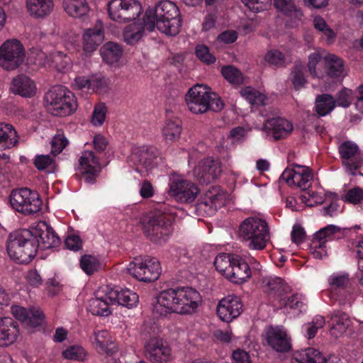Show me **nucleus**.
<instances>
[{
    "label": "nucleus",
    "instance_id": "nucleus-1",
    "mask_svg": "<svg viewBox=\"0 0 363 363\" xmlns=\"http://www.w3.org/2000/svg\"><path fill=\"white\" fill-rule=\"evenodd\" d=\"M201 303L200 294L189 287H178L161 291L153 303V312L160 315L172 313L191 314Z\"/></svg>",
    "mask_w": 363,
    "mask_h": 363
},
{
    "label": "nucleus",
    "instance_id": "nucleus-2",
    "mask_svg": "<svg viewBox=\"0 0 363 363\" xmlns=\"http://www.w3.org/2000/svg\"><path fill=\"white\" fill-rule=\"evenodd\" d=\"M146 30L152 32L155 28L168 35H176L181 27L179 11L177 5L169 0L160 1L154 9H148L143 16Z\"/></svg>",
    "mask_w": 363,
    "mask_h": 363
},
{
    "label": "nucleus",
    "instance_id": "nucleus-3",
    "mask_svg": "<svg viewBox=\"0 0 363 363\" xmlns=\"http://www.w3.org/2000/svg\"><path fill=\"white\" fill-rule=\"evenodd\" d=\"M238 236L252 250H263L269 240L267 222L258 217H249L240 223Z\"/></svg>",
    "mask_w": 363,
    "mask_h": 363
},
{
    "label": "nucleus",
    "instance_id": "nucleus-4",
    "mask_svg": "<svg viewBox=\"0 0 363 363\" xmlns=\"http://www.w3.org/2000/svg\"><path fill=\"white\" fill-rule=\"evenodd\" d=\"M38 250L36 240L32 232L23 229L11 233L7 242L9 257L21 264L30 262Z\"/></svg>",
    "mask_w": 363,
    "mask_h": 363
},
{
    "label": "nucleus",
    "instance_id": "nucleus-5",
    "mask_svg": "<svg viewBox=\"0 0 363 363\" xmlns=\"http://www.w3.org/2000/svg\"><path fill=\"white\" fill-rule=\"evenodd\" d=\"M214 265L217 271L235 284L246 281L252 275L248 264L238 255L219 254L215 258Z\"/></svg>",
    "mask_w": 363,
    "mask_h": 363
},
{
    "label": "nucleus",
    "instance_id": "nucleus-6",
    "mask_svg": "<svg viewBox=\"0 0 363 363\" xmlns=\"http://www.w3.org/2000/svg\"><path fill=\"white\" fill-rule=\"evenodd\" d=\"M128 272L140 281L150 282L157 280L161 272L159 261L148 256L137 257L130 262Z\"/></svg>",
    "mask_w": 363,
    "mask_h": 363
},
{
    "label": "nucleus",
    "instance_id": "nucleus-7",
    "mask_svg": "<svg viewBox=\"0 0 363 363\" xmlns=\"http://www.w3.org/2000/svg\"><path fill=\"white\" fill-rule=\"evenodd\" d=\"M143 230L151 241L159 244L165 242L172 232L169 216L161 213L152 214L144 221Z\"/></svg>",
    "mask_w": 363,
    "mask_h": 363
},
{
    "label": "nucleus",
    "instance_id": "nucleus-8",
    "mask_svg": "<svg viewBox=\"0 0 363 363\" xmlns=\"http://www.w3.org/2000/svg\"><path fill=\"white\" fill-rule=\"evenodd\" d=\"M9 203L13 210L24 215H30L41 209L42 201L36 191L28 188L13 190Z\"/></svg>",
    "mask_w": 363,
    "mask_h": 363
},
{
    "label": "nucleus",
    "instance_id": "nucleus-9",
    "mask_svg": "<svg viewBox=\"0 0 363 363\" xmlns=\"http://www.w3.org/2000/svg\"><path fill=\"white\" fill-rule=\"evenodd\" d=\"M152 332H148L149 338L145 341L144 352L145 357L152 363H165L170 359L171 349L162 337H160V328L154 324Z\"/></svg>",
    "mask_w": 363,
    "mask_h": 363
},
{
    "label": "nucleus",
    "instance_id": "nucleus-10",
    "mask_svg": "<svg viewBox=\"0 0 363 363\" xmlns=\"http://www.w3.org/2000/svg\"><path fill=\"white\" fill-rule=\"evenodd\" d=\"M45 107L56 116H67L77 110V102L73 92H46Z\"/></svg>",
    "mask_w": 363,
    "mask_h": 363
},
{
    "label": "nucleus",
    "instance_id": "nucleus-11",
    "mask_svg": "<svg viewBox=\"0 0 363 363\" xmlns=\"http://www.w3.org/2000/svg\"><path fill=\"white\" fill-rule=\"evenodd\" d=\"M185 101L189 110L196 114L208 110L218 112L224 107L221 98L216 92H186Z\"/></svg>",
    "mask_w": 363,
    "mask_h": 363
},
{
    "label": "nucleus",
    "instance_id": "nucleus-12",
    "mask_svg": "<svg viewBox=\"0 0 363 363\" xmlns=\"http://www.w3.org/2000/svg\"><path fill=\"white\" fill-rule=\"evenodd\" d=\"M167 192L174 201L179 203H191L197 197L199 189L190 180L181 176L169 177Z\"/></svg>",
    "mask_w": 363,
    "mask_h": 363
},
{
    "label": "nucleus",
    "instance_id": "nucleus-13",
    "mask_svg": "<svg viewBox=\"0 0 363 363\" xmlns=\"http://www.w3.org/2000/svg\"><path fill=\"white\" fill-rule=\"evenodd\" d=\"M142 6L136 0H111L108 4L109 17L115 21L135 20L142 12Z\"/></svg>",
    "mask_w": 363,
    "mask_h": 363
},
{
    "label": "nucleus",
    "instance_id": "nucleus-14",
    "mask_svg": "<svg viewBox=\"0 0 363 363\" xmlns=\"http://www.w3.org/2000/svg\"><path fill=\"white\" fill-rule=\"evenodd\" d=\"M25 49L16 39L6 40L0 47V65L5 69L13 70L23 64Z\"/></svg>",
    "mask_w": 363,
    "mask_h": 363
},
{
    "label": "nucleus",
    "instance_id": "nucleus-15",
    "mask_svg": "<svg viewBox=\"0 0 363 363\" xmlns=\"http://www.w3.org/2000/svg\"><path fill=\"white\" fill-rule=\"evenodd\" d=\"M130 160L136 166L137 172L142 176L148 175L157 165V150L147 145L135 147L133 149Z\"/></svg>",
    "mask_w": 363,
    "mask_h": 363
},
{
    "label": "nucleus",
    "instance_id": "nucleus-16",
    "mask_svg": "<svg viewBox=\"0 0 363 363\" xmlns=\"http://www.w3.org/2000/svg\"><path fill=\"white\" fill-rule=\"evenodd\" d=\"M324 65L326 74L322 77L327 89H338L337 86L343 77L344 62L338 56L328 54L324 57Z\"/></svg>",
    "mask_w": 363,
    "mask_h": 363
},
{
    "label": "nucleus",
    "instance_id": "nucleus-17",
    "mask_svg": "<svg viewBox=\"0 0 363 363\" xmlns=\"http://www.w3.org/2000/svg\"><path fill=\"white\" fill-rule=\"evenodd\" d=\"M338 151L345 170L354 175L363 163V153L358 145L352 141H345L340 145Z\"/></svg>",
    "mask_w": 363,
    "mask_h": 363
},
{
    "label": "nucleus",
    "instance_id": "nucleus-18",
    "mask_svg": "<svg viewBox=\"0 0 363 363\" xmlns=\"http://www.w3.org/2000/svg\"><path fill=\"white\" fill-rule=\"evenodd\" d=\"M263 337L266 344L277 352H288L291 349V337L282 326L267 327Z\"/></svg>",
    "mask_w": 363,
    "mask_h": 363
},
{
    "label": "nucleus",
    "instance_id": "nucleus-19",
    "mask_svg": "<svg viewBox=\"0 0 363 363\" xmlns=\"http://www.w3.org/2000/svg\"><path fill=\"white\" fill-rule=\"evenodd\" d=\"M111 287L105 285L99 288L95 297L89 300L87 309L93 315L108 316L111 314L114 302L111 299Z\"/></svg>",
    "mask_w": 363,
    "mask_h": 363
},
{
    "label": "nucleus",
    "instance_id": "nucleus-20",
    "mask_svg": "<svg viewBox=\"0 0 363 363\" xmlns=\"http://www.w3.org/2000/svg\"><path fill=\"white\" fill-rule=\"evenodd\" d=\"M281 178L289 186H296L306 190L311 185L313 173L306 166L293 164L291 168H286L284 171Z\"/></svg>",
    "mask_w": 363,
    "mask_h": 363
},
{
    "label": "nucleus",
    "instance_id": "nucleus-21",
    "mask_svg": "<svg viewBox=\"0 0 363 363\" xmlns=\"http://www.w3.org/2000/svg\"><path fill=\"white\" fill-rule=\"evenodd\" d=\"M77 170L86 183L91 184L94 182L100 172L101 167L99 159L92 151H84L82 153Z\"/></svg>",
    "mask_w": 363,
    "mask_h": 363
},
{
    "label": "nucleus",
    "instance_id": "nucleus-22",
    "mask_svg": "<svg viewBox=\"0 0 363 363\" xmlns=\"http://www.w3.org/2000/svg\"><path fill=\"white\" fill-rule=\"evenodd\" d=\"M291 121L281 117L268 119L264 124L263 130L270 139L278 140L287 138L293 131Z\"/></svg>",
    "mask_w": 363,
    "mask_h": 363
},
{
    "label": "nucleus",
    "instance_id": "nucleus-23",
    "mask_svg": "<svg viewBox=\"0 0 363 363\" xmlns=\"http://www.w3.org/2000/svg\"><path fill=\"white\" fill-rule=\"evenodd\" d=\"M32 233L36 240L38 248L50 249L58 246L60 243V238L44 221L38 223Z\"/></svg>",
    "mask_w": 363,
    "mask_h": 363
},
{
    "label": "nucleus",
    "instance_id": "nucleus-24",
    "mask_svg": "<svg viewBox=\"0 0 363 363\" xmlns=\"http://www.w3.org/2000/svg\"><path fill=\"white\" fill-rule=\"evenodd\" d=\"M194 176L203 183H211L221 173L220 163L212 157L201 160L194 169Z\"/></svg>",
    "mask_w": 363,
    "mask_h": 363
},
{
    "label": "nucleus",
    "instance_id": "nucleus-25",
    "mask_svg": "<svg viewBox=\"0 0 363 363\" xmlns=\"http://www.w3.org/2000/svg\"><path fill=\"white\" fill-rule=\"evenodd\" d=\"M242 311L240 299L235 296H228L217 306V314L225 322H230L238 317Z\"/></svg>",
    "mask_w": 363,
    "mask_h": 363
},
{
    "label": "nucleus",
    "instance_id": "nucleus-26",
    "mask_svg": "<svg viewBox=\"0 0 363 363\" xmlns=\"http://www.w3.org/2000/svg\"><path fill=\"white\" fill-rule=\"evenodd\" d=\"M223 198V194L219 188H211L206 193L205 197L196 203L197 213L200 215H213L218 206L221 204Z\"/></svg>",
    "mask_w": 363,
    "mask_h": 363
},
{
    "label": "nucleus",
    "instance_id": "nucleus-27",
    "mask_svg": "<svg viewBox=\"0 0 363 363\" xmlns=\"http://www.w3.org/2000/svg\"><path fill=\"white\" fill-rule=\"evenodd\" d=\"M336 103L343 107L350 106V102L347 99L346 92H342V95L337 101L328 94L318 95L315 99V111L319 116H325L334 109Z\"/></svg>",
    "mask_w": 363,
    "mask_h": 363
},
{
    "label": "nucleus",
    "instance_id": "nucleus-28",
    "mask_svg": "<svg viewBox=\"0 0 363 363\" xmlns=\"http://www.w3.org/2000/svg\"><path fill=\"white\" fill-rule=\"evenodd\" d=\"M11 313L26 326L31 328L40 325L44 319V315L40 309L31 308L28 311L22 306H13L11 307Z\"/></svg>",
    "mask_w": 363,
    "mask_h": 363
},
{
    "label": "nucleus",
    "instance_id": "nucleus-29",
    "mask_svg": "<svg viewBox=\"0 0 363 363\" xmlns=\"http://www.w3.org/2000/svg\"><path fill=\"white\" fill-rule=\"evenodd\" d=\"M19 335L18 323L10 317L0 318V346L7 347L14 343Z\"/></svg>",
    "mask_w": 363,
    "mask_h": 363
},
{
    "label": "nucleus",
    "instance_id": "nucleus-30",
    "mask_svg": "<svg viewBox=\"0 0 363 363\" xmlns=\"http://www.w3.org/2000/svg\"><path fill=\"white\" fill-rule=\"evenodd\" d=\"M262 291L269 296H281L290 291V286L280 277L268 276L264 277L260 281Z\"/></svg>",
    "mask_w": 363,
    "mask_h": 363
},
{
    "label": "nucleus",
    "instance_id": "nucleus-31",
    "mask_svg": "<svg viewBox=\"0 0 363 363\" xmlns=\"http://www.w3.org/2000/svg\"><path fill=\"white\" fill-rule=\"evenodd\" d=\"M104 38L103 24L98 21L93 28L87 29L83 35V48L91 53L96 50Z\"/></svg>",
    "mask_w": 363,
    "mask_h": 363
},
{
    "label": "nucleus",
    "instance_id": "nucleus-32",
    "mask_svg": "<svg viewBox=\"0 0 363 363\" xmlns=\"http://www.w3.org/2000/svg\"><path fill=\"white\" fill-rule=\"evenodd\" d=\"M336 358L335 357L326 358L318 350L309 347L296 353L292 363H331Z\"/></svg>",
    "mask_w": 363,
    "mask_h": 363
},
{
    "label": "nucleus",
    "instance_id": "nucleus-33",
    "mask_svg": "<svg viewBox=\"0 0 363 363\" xmlns=\"http://www.w3.org/2000/svg\"><path fill=\"white\" fill-rule=\"evenodd\" d=\"M107 79L101 74H96L90 77L78 76L74 79L72 82V86L74 89H101L106 86Z\"/></svg>",
    "mask_w": 363,
    "mask_h": 363
},
{
    "label": "nucleus",
    "instance_id": "nucleus-34",
    "mask_svg": "<svg viewBox=\"0 0 363 363\" xmlns=\"http://www.w3.org/2000/svg\"><path fill=\"white\" fill-rule=\"evenodd\" d=\"M110 295L111 299L113 301L115 306L121 305L132 308L135 307L139 301L138 295L128 289L118 291L111 288Z\"/></svg>",
    "mask_w": 363,
    "mask_h": 363
},
{
    "label": "nucleus",
    "instance_id": "nucleus-35",
    "mask_svg": "<svg viewBox=\"0 0 363 363\" xmlns=\"http://www.w3.org/2000/svg\"><path fill=\"white\" fill-rule=\"evenodd\" d=\"M350 324V320L348 315L342 312H334L329 321L330 332L331 335L337 338L342 336Z\"/></svg>",
    "mask_w": 363,
    "mask_h": 363
},
{
    "label": "nucleus",
    "instance_id": "nucleus-36",
    "mask_svg": "<svg viewBox=\"0 0 363 363\" xmlns=\"http://www.w3.org/2000/svg\"><path fill=\"white\" fill-rule=\"evenodd\" d=\"M26 7L30 16L41 18L52 12L54 3L53 0H26Z\"/></svg>",
    "mask_w": 363,
    "mask_h": 363
},
{
    "label": "nucleus",
    "instance_id": "nucleus-37",
    "mask_svg": "<svg viewBox=\"0 0 363 363\" xmlns=\"http://www.w3.org/2000/svg\"><path fill=\"white\" fill-rule=\"evenodd\" d=\"M96 349L101 354H111L116 351V347L106 330L94 333Z\"/></svg>",
    "mask_w": 363,
    "mask_h": 363
},
{
    "label": "nucleus",
    "instance_id": "nucleus-38",
    "mask_svg": "<svg viewBox=\"0 0 363 363\" xmlns=\"http://www.w3.org/2000/svg\"><path fill=\"white\" fill-rule=\"evenodd\" d=\"M62 6L65 11L73 18H82L89 11L86 0H63Z\"/></svg>",
    "mask_w": 363,
    "mask_h": 363
},
{
    "label": "nucleus",
    "instance_id": "nucleus-39",
    "mask_svg": "<svg viewBox=\"0 0 363 363\" xmlns=\"http://www.w3.org/2000/svg\"><path fill=\"white\" fill-rule=\"evenodd\" d=\"M103 60L109 65L119 61L123 54V49L120 45L113 42H108L100 49Z\"/></svg>",
    "mask_w": 363,
    "mask_h": 363
},
{
    "label": "nucleus",
    "instance_id": "nucleus-40",
    "mask_svg": "<svg viewBox=\"0 0 363 363\" xmlns=\"http://www.w3.org/2000/svg\"><path fill=\"white\" fill-rule=\"evenodd\" d=\"M18 143V135L15 128L10 124L0 123V144L6 148H11Z\"/></svg>",
    "mask_w": 363,
    "mask_h": 363
},
{
    "label": "nucleus",
    "instance_id": "nucleus-41",
    "mask_svg": "<svg viewBox=\"0 0 363 363\" xmlns=\"http://www.w3.org/2000/svg\"><path fill=\"white\" fill-rule=\"evenodd\" d=\"M182 133V123L178 119L167 120L162 127V134L166 142L178 140Z\"/></svg>",
    "mask_w": 363,
    "mask_h": 363
},
{
    "label": "nucleus",
    "instance_id": "nucleus-42",
    "mask_svg": "<svg viewBox=\"0 0 363 363\" xmlns=\"http://www.w3.org/2000/svg\"><path fill=\"white\" fill-rule=\"evenodd\" d=\"M145 29L143 21L142 23L135 22L127 26L123 31L125 42L130 45L135 44L143 37Z\"/></svg>",
    "mask_w": 363,
    "mask_h": 363
},
{
    "label": "nucleus",
    "instance_id": "nucleus-43",
    "mask_svg": "<svg viewBox=\"0 0 363 363\" xmlns=\"http://www.w3.org/2000/svg\"><path fill=\"white\" fill-rule=\"evenodd\" d=\"M35 82L26 74H18L11 82L9 91H35Z\"/></svg>",
    "mask_w": 363,
    "mask_h": 363
},
{
    "label": "nucleus",
    "instance_id": "nucleus-44",
    "mask_svg": "<svg viewBox=\"0 0 363 363\" xmlns=\"http://www.w3.org/2000/svg\"><path fill=\"white\" fill-rule=\"evenodd\" d=\"M51 61L56 69L60 72H67L72 68L70 57L62 52L52 54Z\"/></svg>",
    "mask_w": 363,
    "mask_h": 363
},
{
    "label": "nucleus",
    "instance_id": "nucleus-45",
    "mask_svg": "<svg viewBox=\"0 0 363 363\" xmlns=\"http://www.w3.org/2000/svg\"><path fill=\"white\" fill-rule=\"evenodd\" d=\"M242 98L254 107L265 106L270 101L264 92H241Z\"/></svg>",
    "mask_w": 363,
    "mask_h": 363
},
{
    "label": "nucleus",
    "instance_id": "nucleus-46",
    "mask_svg": "<svg viewBox=\"0 0 363 363\" xmlns=\"http://www.w3.org/2000/svg\"><path fill=\"white\" fill-rule=\"evenodd\" d=\"M221 74L230 84H240L243 82L242 74L238 68L233 65L223 67Z\"/></svg>",
    "mask_w": 363,
    "mask_h": 363
},
{
    "label": "nucleus",
    "instance_id": "nucleus-47",
    "mask_svg": "<svg viewBox=\"0 0 363 363\" xmlns=\"http://www.w3.org/2000/svg\"><path fill=\"white\" fill-rule=\"evenodd\" d=\"M86 356L85 350L79 345L69 346L62 352V357L68 360L84 361Z\"/></svg>",
    "mask_w": 363,
    "mask_h": 363
},
{
    "label": "nucleus",
    "instance_id": "nucleus-48",
    "mask_svg": "<svg viewBox=\"0 0 363 363\" xmlns=\"http://www.w3.org/2000/svg\"><path fill=\"white\" fill-rule=\"evenodd\" d=\"M305 66L301 63L296 64L292 70V82L296 89H299L306 83Z\"/></svg>",
    "mask_w": 363,
    "mask_h": 363
},
{
    "label": "nucleus",
    "instance_id": "nucleus-49",
    "mask_svg": "<svg viewBox=\"0 0 363 363\" xmlns=\"http://www.w3.org/2000/svg\"><path fill=\"white\" fill-rule=\"evenodd\" d=\"M80 266L87 274H92L100 267L98 259L92 255H84L81 258Z\"/></svg>",
    "mask_w": 363,
    "mask_h": 363
},
{
    "label": "nucleus",
    "instance_id": "nucleus-50",
    "mask_svg": "<svg viewBox=\"0 0 363 363\" xmlns=\"http://www.w3.org/2000/svg\"><path fill=\"white\" fill-rule=\"evenodd\" d=\"M340 230V228L336 225H328V226L319 230L315 233L313 239L318 240V241L327 244L328 242L333 240L334 234L339 232Z\"/></svg>",
    "mask_w": 363,
    "mask_h": 363
},
{
    "label": "nucleus",
    "instance_id": "nucleus-51",
    "mask_svg": "<svg viewBox=\"0 0 363 363\" xmlns=\"http://www.w3.org/2000/svg\"><path fill=\"white\" fill-rule=\"evenodd\" d=\"M349 281V274L345 272H335L328 279V284L333 289L345 287Z\"/></svg>",
    "mask_w": 363,
    "mask_h": 363
},
{
    "label": "nucleus",
    "instance_id": "nucleus-52",
    "mask_svg": "<svg viewBox=\"0 0 363 363\" xmlns=\"http://www.w3.org/2000/svg\"><path fill=\"white\" fill-rule=\"evenodd\" d=\"M301 203L308 206L321 204L324 202V196L313 191H306L299 196Z\"/></svg>",
    "mask_w": 363,
    "mask_h": 363
},
{
    "label": "nucleus",
    "instance_id": "nucleus-53",
    "mask_svg": "<svg viewBox=\"0 0 363 363\" xmlns=\"http://www.w3.org/2000/svg\"><path fill=\"white\" fill-rule=\"evenodd\" d=\"M107 108L104 104L100 103L94 106L91 122L94 126H101L105 121Z\"/></svg>",
    "mask_w": 363,
    "mask_h": 363
},
{
    "label": "nucleus",
    "instance_id": "nucleus-54",
    "mask_svg": "<svg viewBox=\"0 0 363 363\" xmlns=\"http://www.w3.org/2000/svg\"><path fill=\"white\" fill-rule=\"evenodd\" d=\"M324 57L320 50H316L309 55L307 67L313 77H320L317 72L316 66L322 60L324 61Z\"/></svg>",
    "mask_w": 363,
    "mask_h": 363
},
{
    "label": "nucleus",
    "instance_id": "nucleus-55",
    "mask_svg": "<svg viewBox=\"0 0 363 363\" xmlns=\"http://www.w3.org/2000/svg\"><path fill=\"white\" fill-rule=\"evenodd\" d=\"M196 57L206 65H212L216 62L215 56L210 52L208 46L201 44L197 45L195 48Z\"/></svg>",
    "mask_w": 363,
    "mask_h": 363
},
{
    "label": "nucleus",
    "instance_id": "nucleus-56",
    "mask_svg": "<svg viewBox=\"0 0 363 363\" xmlns=\"http://www.w3.org/2000/svg\"><path fill=\"white\" fill-rule=\"evenodd\" d=\"M281 304H284L286 310L289 308L301 312L304 307V298L300 294H294L288 298L286 301L284 299H281Z\"/></svg>",
    "mask_w": 363,
    "mask_h": 363
},
{
    "label": "nucleus",
    "instance_id": "nucleus-57",
    "mask_svg": "<svg viewBox=\"0 0 363 363\" xmlns=\"http://www.w3.org/2000/svg\"><path fill=\"white\" fill-rule=\"evenodd\" d=\"M313 26L316 30L322 32L328 40H333L335 38L334 31L328 26L323 18L320 16L315 17Z\"/></svg>",
    "mask_w": 363,
    "mask_h": 363
},
{
    "label": "nucleus",
    "instance_id": "nucleus-58",
    "mask_svg": "<svg viewBox=\"0 0 363 363\" xmlns=\"http://www.w3.org/2000/svg\"><path fill=\"white\" fill-rule=\"evenodd\" d=\"M326 244L318 240L313 239L311 245V252L315 259H323L328 256Z\"/></svg>",
    "mask_w": 363,
    "mask_h": 363
},
{
    "label": "nucleus",
    "instance_id": "nucleus-59",
    "mask_svg": "<svg viewBox=\"0 0 363 363\" xmlns=\"http://www.w3.org/2000/svg\"><path fill=\"white\" fill-rule=\"evenodd\" d=\"M274 6L286 16H291L296 11V7L292 0H274Z\"/></svg>",
    "mask_w": 363,
    "mask_h": 363
},
{
    "label": "nucleus",
    "instance_id": "nucleus-60",
    "mask_svg": "<svg viewBox=\"0 0 363 363\" xmlns=\"http://www.w3.org/2000/svg\"><path fill=\"white\" fill-rule=\"evenodd\" d=\"M68 140L62 134H57L53 137L51 141V153L57 155L60 153L63 149L67 145Z\"/></svg>",
    "mask_w": 363,
    "mask_h": 363
},
{
    "label": "nucleus",
    "instance_id": "nucleus-61",
    "mask_svg": "<svg viewBox=\"0 0 363 363\" xmlns=\"http://www.w3.org/2000/svg\"><path fill=\"white\" fill-rule=\"evenodd\" d=\"M264 59L271 65L277 66H282L284 64V55L283 53L277 50H272L267 52Z\"/></svg>",
    "mask_w": 363,
    "mask_h": 363
},
{
    "label": "nucleus",
    "instance_id": "nucleus-62",
    "mask_svg": "<svg viewBox=\"0 0 363 363\" xmlns=\"http://www.w3.org/2000/svg\"><path fill=\"white\" fill-rule=\"evenodd\" d=\"M34 164L39 170H44L54 165V157L49 155H38L35 158Z\"/></svg>",
    "mask_w": 363,
    "mask_h": 363
},
{
    "label": "nucleus",
    "instance_id": "nucleus-63",
    "mask_svg": "<svg viewBox=\"0 0 363 363\" xmlns=\"http://www.w3.org/2000/svg\"><path fill=\"white\" fill-rule=\"evenodd\" d=\"M272 0H242V2L252 11L258 13L267 9Z\"/></svg>",
    "mask_w": 363,
    "mask_h": 363
},
{
    "label": "nucleus",
    "instance_id": "nucleus-64",
    "mask_svg": "<svg viewBox=\"0 0 363 363\" xmlns=\"http://www.w3.org/2000/svg\"><path fill=\"white\" fill-rule=\"evenodd\" d=\"M345 200L351 203H358L363 201V189L354 187L347 191L345 196Z\"/></svg>",
    "mask_w": 363,
    "mask_h": 363
}]
</instances>
